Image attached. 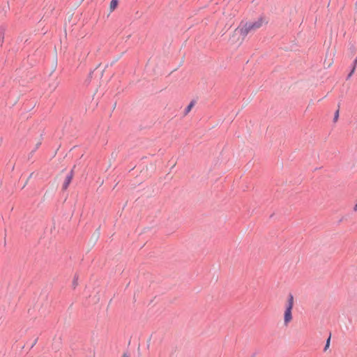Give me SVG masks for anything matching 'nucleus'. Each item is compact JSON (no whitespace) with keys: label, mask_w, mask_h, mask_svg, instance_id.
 Masks as SVG:
<instances>
[{"label":"nucleus","mask_w":357,"mask_h":357,"mask_svg":"<svg viewBox=\"0 0 357 357\" xmlns=\"http://www.w3.org/2000/svg\"><path fill=\"white\" fill-rule=\"evenodd\" d=\"M356 66H357V57L354 59V61L353 62V67H352L351 72L347 75V79H349L352 76L353 73L355 71Z\"/></svg>","instance_id":"nucleus-4"},{"label":"nucleus","mask_w":357,"mask_h":357,"mask_svg":"<svg viewBox=\"0 0 357 357\" xmlns=\"http://www.w3.org/2000/svg\"><path fill=\"white\" fill-rule=\"evenodd\" d=\"M330 340H331V337H329L327 339V340H326V345H325V347H324V350H325V351L328 348V347H329V345H330Z\"/></svg>","instance_id":"nucleus-8"},{"label":"nucleus","mask_w":357,"mask_h":357,"mask_svg":"<svg viewBox=\"0 0 357 357\" xmlns=\"http://www.w3.org/2000/svg\"><path fill=\"white\" fill-rule=\"evenodd\" d=\"M354 211H357V203L355 204L354 207Z\"/></svg>","instance_id":"nucleus-9"},{"label":"nucleus","mask_w":357,"mask_h":357,"mask_svg":"<svg viewBox=\"0 0 357 357\" xmlns=\"http://www.w3.org/2000/svg\"><path fill=\"white\" fill-rule=\"evenodd\" d=\"M338 108H340V105H338ZM339 118V109L336 110L333 117V122H336Z\"/></svg>","instance_id":"nucleus-6"},{"label":"nucleus","mask_w":357,"mask_h":357,"mask_svg":"<svg viewBox=\"0 0 357 357\" xmlns=\"http://www.w3.org/2000/svg\"><path fill=\"white\" fill-rule=\"evenodd\" d=\"M117 5H118L117 0H112V1L110 2V5H109L110 11L112 12L113 10H114L115 8L117 7Z\"/></svg>","instance_id":"nucleus-5"},{"label":"nucleus","mask_w":357,"mask_h":357,"mask_svg":"<svg viewBox=\"0 0 357 357\" xmlns=\"http://www.w3.org/2000/svg\"><path fill=\"white\" fill-rule=\"evenodd\" d=\"M290 303V300L289 301ZM290 321V303L287 307L284 317V325L287 327L288 326L289 322Z\"/></svg>","instance_id":"nucleus-2"},{"label":"nucleus","mask_w":357,"mask_h":357,"mask_svg":"<svg viewBox=\"0 0 357 357\" xmlns=\"http://www.w3.org/2000/svg\"><path fill=\"white\" fill-rule=\"evenodd\" d=\"M291 307L293 306V296H291Z\"/></svg>","instance_id":"nucleus-11"},{"label":"nucleus","mask_w":357,"mask_h":357,"mask_svg":"<svg viewBox=\"0 0 357 357\" xmlns=\"http://www.w3.org/2000/svg\"><path fill=\"white\" fill-rule=\"evenodd\" d=\"M266 23V20L264 17H260L254 22L241 23L236 29V31L240 35L245 36L249 33L255 31L258 29L261 28L264 24Z\"/></svg>","instance_id":"nucleus-1"},{"label":"nucleus","mask_w":357,"mask_h":357,"mask_svg":"<svg viewBox=\"0 0 357 357\" xmlns=\"http://www.w3.org/2000/svg\"><path fill=\"white\" fill-rule=\"evenodd\" d=\"M72 178H73V173H72V172H70V174L66 176V180H65V181H64V183H63V188L64 190H66V189L68 187L69 184L70 183V182H71V181H72Z\"/></svg>","instance_id":"nucleus-3"},{"label":"nucleus","mask_w":357,"mask_h":357,"mask_svg":"<svg viewBox=\"0 0 357 357\" xmlns=\"http://www.w3.org/2000/svg\"><path fill=\"white\" fill-rule=\"evenodd\" d=\"M121 357H129L127 354H123Z\"/></svg>","instance_id":"nucleus-10"},{"label":"nucleus","mask_w":357,"mask_h":357,"mask_svg":"<svg viewBox=\"0 0 357 357\" xmlns=\"http://www.w3.org/2000/svg\"><path fill=\"white\" fill-rule=\"evenodd\" d=\"M193 107V103L191 102L185 109V114H188Z\"/></svg>","instance_id":"nucleus-7"}]
</instances>
